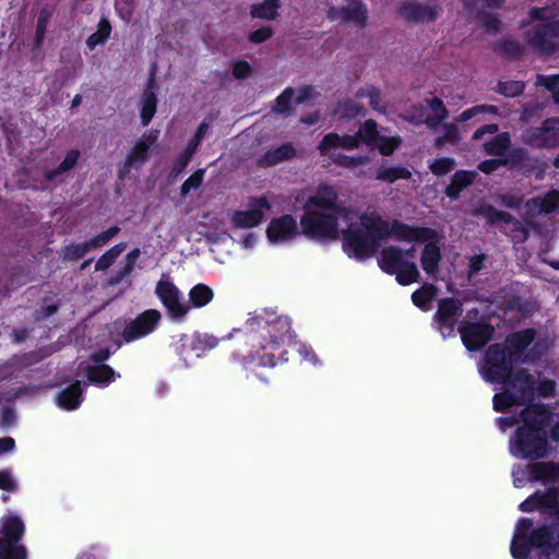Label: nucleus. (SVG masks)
Returning <instances> with one entry per match:
<instances>
[{
	"mask_svg": "<svg viewBox=\"0 0 559 559\" xmlns=\"http://www.w3.org/2000/svg\"><path fill=\"white\" fill-rule=\"evenodd\" d=\"M228 338L235 341L233 360L243 368L274 367L277 361L287 360L286 352L281 347L292 342V323L286 316L262 310L241 328L234 329Z\"/></svg>",
	"mask_w": 559,
	"mask_h": 559,
	"instance_id": "20e7f679",
	"label": "nucleus"
},
{
	"mask_svg": "<svg viewBox=\"0 0 559 559\" xmlns=\"http://www.w3.org/2000/svg\"><path fill=\"white\" fill-rule=\"evenodd\" d=\"M157 98L152 87H147L141 97V120L144 126L148 124L156 111Z\"/></svg>",
	"mask_w": 559,
	"mask_h": 559,
	"instance_id": "7c9ffc66",
	"label": "nucleus"
},
{
	"mask_svg": "<svg viewBox=\"0 0 559 559\" xmlns=\"http://www.w3.org/2000/svg\"><path fill=\"white\" fill-rule=\"evenodd\" d=\"M412 173L405 167H380L377 171V179L394 182L397 179H408Z\"/></svg>",
	"mask_w": 559,
	"mask_h": 559,
	"instance_id": "c9c22d12",
	"label": "nucleus"
},
{
	"mask_svg": "<svg viewBox=\"0 0 559 559\" xmlns=\"http://www.w3.org/2000/svg\"><path fill=\"white\" fill-rule=\"evenodd\" d=\"M462 304L454 298H443L439 301L438 310L435 316L437 330L443 337L455 334L457 318L462 314Z\"/></svg>",
	"mask_w": 559,
	"mask_h": 559,
	"instance_id": "2eb2a0df",
	"label": "nucleus"
},
{
	"mask_svg": "<svg viewBox=\"0 0 559 559\" xmlns=\"http://www.w3.org/2000/svg\"><path fill=\"white\" fill-rule=\"evenodd\" d=\"M190 308H203L214 298V292L205 284H197L189 292Z\"/></svg>",
	"mask_w": 559,
	"mask_h": 559,
	"instance_id": "c85d7f7f",
	"label": "nucleus"
},
{
	"mask_svg": "<svg viewBox=\"0 0 559 559\" xmlns=\"http://www.w3.org/2000/svg\"><path fill=\"white\" fill-rule=\"evenodd\" d=\"M335 187L320 183L310 192L304 203L300 217L301 233L317 240H343L349 226L359 225V216L338 203ZM266 239L272 246H282L294 241L300 235L297 219L290 214L272 218L265 229Z\"/></svg>",
	"mask_w": 559,
	"mask_h": 559,
	"instance_id": "f03ea898",
	"label": "nucleus"
},
{
	"mask_svg": "<svg viewBox=\"0 0 559 559\" xmlns=\"http://www.w3.org/2000/svg\"><path fill=\"white\" fill-rule=\"evenodd\" d=\"M297 352L304 361H307L313 366L320 365V360H319L317 354L313 352V349L310 346H308L304 343H300L297 346Z\"/></svg>",
	"mask_w": 559,
	"mask_h": 559,
	"instance_id": "09e8293b",
	"label": "nucleus"
},
{
	"mask_svg": "<svg viewBox=\"0 0 559 559\" xmlns=\"http://www.w3.org/2000/svg\"><path fill=\"white\" fill-rule=\"evenodd\" d=\"M475 176V173L465 170H460L455 173L451 183L447 188V194L452 199L456 198L462 188L473 182Z\"/></svg>",
	"mask_w": 559,
	"mask_h": 559,
	"instance_id": "2f4dec72",
	"label": "nucleus"
},
{
	"mask_svg": "<svg viewBox=\"0 0 559 559\" xmlns=\"http://www.w3.org/2000/svg\"><path fill=\"white\" fill-rule=\"evenodd\" d=\"M258 242V236L254 233H249L239 240L241 248L253 249Z\"/></svg>",
	"mask_w": 559,
	"mask_h": 559,
	"instance_id": "4d7b16f0",
	"label": "nucleus"
},
{
	"mask_svg": "<svg viewBox=\"0 0 559 559\" xmlns=\"http://www.w3.org/2000/svg\"><path fill=\"white\" fill-rule=\"evenodd\" d=\"M126 243L121 242L112 248H110L108 251H106L96 262V270L102 271L108 269L115 260L124 251Z\"/></svg>",
	"mask_w": 559,
	"mask_h": 559,
	"instance_id": "e433bc0d",
	"label": "nucleus"
},
{
	"mask_svg": "<svg viewBox=\"0 0 559 559\" xmlns=\"http://www.w3.org/2000/svg\"><path fill=\"white\" fill-rule=\"evenodd\" d=\"M191 349L195 352L197 357L205 355L207 350L215 348L218 345V340L211 334L197 333L189 343Z\"/></svg>",
	"mask_w": 559,
	"mask_h": 559,
	"instance_id": "c756f323",
	"label": "nucleus"
},
{
	"mask_svg": "<svg viewBox=\"0 0 559 559\" xmlns=\"http://www.w3.org/2000/svg\"><path fill=\"white\" fill-rule=\"evenodd\" d=\"M510 138L508 133L496 134L491 141L484 143V148L487 154L501 157L508 150Z\"/></svg>",
	"mask_w": 559,
	"mask_h": 559,
	"instance_id": "72a5a7b5",
	"label": "nucleus"
},
{
	"mask_svg": "<svg viewBox=\"0 0 559 559\" xmlns=\"http://www.w3.org/2000/svg\"><path fill=\"white\" fill-rule=\"evenodd\" d=\"M155 293L171 320L177 322L185 320L190 311V304L168 276L163 275L160 277L156 284Z\"/></svg>",
	"mask_w": 559,
	"mask_h": 559,
	"instance_id": "ddd939ff",
	"label": "nucleus"
},
{
	"mask_svg": "<svg viewBox=\"0 0 559 559\" xmlns=\"http://www.w3.org/2000/svg\"><path fill=\"white\" fill-rule=\"evenodd\" d=\"M414 257V247L406 251H402L400 248L391 246L382 250L379 259V265L384 272L395 274L396 281L400 284L408 285L416 282L419 277L417 265L413 261L408 260Z\"/></svg>",
	"mask_w": 559,
	"mask_h": 559,
	"instance_id": "9d476101",
	"label": "nucleus"
},
{
	"mask_svg": "<svg viewBox=\"0 0 559 559\" xmlns=\"http://www.w3.org/2000/svg\"><path fill=\"white\" fill-rule=\"evenodd\" d=\"M119 233V228L117 226L110 227L107 230L100 233L94 238L88 240L91 249H96L106 245L111 238H114Z\"/></svg>",
	"mask_w": 559,
	"mask_h": 559,
	"instance_id": "37998d69",
	"label": "nucleus"
},
{
	"mask_svg": "<svg viewBox=\"0 0 559 559\" xmlns=\"http://www.w3.org/2000/svg\"><path fill=\"white\" fill-rule=\"evenodd\" d=\"M466 8L471 14L475 15L481 25L488 32H497L499 29L500 21L491 12H487V9H497L503 0H464Z\"/></svg>",
	"mask_w": 559,
	"mask_h": 559,
	"instance_id": "f3484780",
	"label": "nucleus"
},
{
	"mask_svg": "<svg viewBox=\"0 0 559 559\" xmlns=\"http://www.w3.org/2000/svg\"><path fill=\"white\" fill-rule=\"evenodd\" d=\"M536 83L545 86L552 94L555 102L559 103V74L551 76L539 75Z\"/></svg>",
	"mask_w": 559,
	"mask_h": 559,
	"instance_id": "79ce46f5",
	"label": "nucleus"
},
{
	"mask_svg": "<svg viewBox=\"0 0 559 559\" xmlns=\"http://www.w3.org/2000/svg\"><path fill=\"white\" fill-rule=\"evenodd\" d=\"M278 8V0H265L262 3L252 5L251 15L253 17L271 20L276 16Z\"/></svg>",
	"mask_w": 559,
	"mask_h": 559,
	"instance_id": "f704fd0d",
	"label": "nucleus"
},
{
	"mask_svg": "<svg viewBox=\"0 0 559 559\" xmlns=\"http://www.w3.org/2000/svg\"><path fill=\"white\" fill-rule=\"evenodd\" d=\"M116 9L123 16V19H128L131 14L130 8L122 7L121 0H117Z\"/></svg>",
	"mask_w": 559,
	"mask_h": 559,
	"instance_id": "69168bd1",
	"label": "nucleus"
},
{
	"mask_svg": "<svg viewBox=\"0 0 559 559\" xmlns=\"http://www.w3.org/2000/svg\"><path fill=\"white\" fill-rule=\"evenodd\" d=\"M109 355V352L98 354L96 356V364L94 366H80L81 372L86 373L92 383H95L99 386L108 385L119 377V374L116 373L109 366L99 364L100 361L106 360Z\"/></svg>",
	"mask_w": 559,
	"mask_h": 559,
	"instance_id": "412c9836",
	"label": "nucleus"
},
{
	"mask_svg": "<svg viewBox=\"0 0 559 559\" xmlns=\"http://www.w3.org/2000/svg\"><path fill=\"white\" fill-rule=\"evenodd\" d=\"M552 414L545 405H531L515 416L497 418L501 431L519 425L509 440V452L521 460H537L550 452L546 429L551 426Z\"/></svg>",
	"mask_w": 559,
	"mask_h": 559,
	"instance_id": "39448f33",
	"label": "nucleus"
},
{
	"mask_svg": "<svg viewBox=\"0 0 559 559\" xmlns=\"http://www.w3.org/2000/svg\"><path fill=\"white\" fill-rule=\"evenodd\" d=\"M312 95L311 87H302L298 91L297 96L294 98V91L292 88H286L277 98L274 107V111L278 115H287L293 104L304 103Z\"/></svg>",
	"mask_w": 559,
	"mask_h": 559,
	"instance_id": "b1692460",
	"label": "nucleus"
},
{
	"mask_svg": "<svg viewBox=\"0 0 559 559\" xmlns=\"http://www.w3.org/2000/svg\"><path fill=\"white\" fill-rule=\"evenodd\" d=\"M427 108L429 109L430 114L421 115L419 118L421 121L429 122L430 120H433L439 122L445 118L447 110L440 99L433 98L427 102Z\"/></svg>",
	"mask_w": 559,
	"mask_h": 559,
	"instance_id": "4c0bfd02",
	"label": "nucleus"
},
{
	"mask_svg": "<svg viewBox=\"0 0 559 559\" xmlns=\"http://www.w3.org/2000/svg\"><path fill=\"white\" fill-rule=\"evenodd\" d=\"M160 318V312L157 310L144 311L126 325L122 333L124 341L129 343L151 334L156 329Z\"/></svg>",
	"mask_w": 559,
	"mask_h": 559,
	"instance_id": "dca6fc26",
	"label": "nucleus"
},
{
	"mask_svg": "<svg viewBox=\"0 0 559 559\" xmlns=\"http://www.w3.org/2000/svg\"><path fill=\"white\" fill-rule=\"evenodd\" d=\"M15 447V441L11 437L0 438V455L11 452Z\"/></svg>",
	"mask_w": 559,
	"mask_h": 559,
	"instance_id": "13d9d810",
	"label": "nucleus"
},
{
	"mask_svg": "<svg viewBox=\"0 0 559 559\" xmlns=\"http://www.w3.org/2000/svg\"><path fill=\"white\" fill-rule=\"evenodd\" d=\"M549 347L544 335L534 330H524L510 335L503 344H493L486 352L478 370L483 379L490 383L502 384L501 392L492 400L496 412H508L512 406L523 405L535 394L551 396L556 384L548 379L537 380L525 369L518 368L519 362H530L539 358Z\"/></svg>",
	"mask_w": 559,
	"mask_h": 559,
	"instance_id": "f257e3e1",
	"label": "nucleus"
},
{
	"mask_svg": "<svg viewBox=\"0 0 559 559\" xmlns=\"http://www.w3.org/2000/svg\"><path fill=\"white\" fill-rule=\"evenodd\" d=\"M502 201H503V204L508 207L516 206L520 203V199H516V198L503 197Z\"/></svg>",
	"mask_w": 559,
	"mask_h": 559,
	"instance_id": "338daca9",
	"label": "nucleus"
},
{
	"mask_svg": "<svg viewBox=\"0 0 559 559\" xmlns=\"http://www.w3.org/2000/svg\"><path fill=\"white\" fill-rule=\"evenodd\" d=\"M359 142H364L372 148H378L382 155H390L400 145L401 140L381 133L374 121L367 120L355 135H338L336 133L325 135L319 145V150L322 156L329 157L334 164L345 168H356L365 164L367 158L347 156L340 153V150L356 148Z\"/></svg>",
	"mask_w": 559,
	"mask_h": 559,
	"instance_id": "423d86ee",
	"label": "nucleus"
},
{
	"mask_svg": "<svg viewBox=\"0 0 559 559\" xmlns=\"http://www.w3.org/2000/svg\"><path fill=\"white\" fill-rule=\"evenodd\" d=\"M203 181V170H198L192 174L182 185L181 194L187 195L191 190L200 187Z\"/></svg>",
	"mask_w": 559,
	"mask_h": 559,
	"instance_id": "de8ad7c7",
	"label": "nucleus"
},
{
	"mask_svg": "<svg viewBox=\"0 0 559 559\" xmlns=\"http://www.w3.org/2000/svg\"><path fill=\"white\" fill-rule=\"evenodd\" d=\"M513 485L524 487L531 481H540L545 486L559 484V463L542 462L528 465H515L512 471Z\"/></svg>",
	"mask_w": 559,
	"mask_h": 559,
	"instance_id": "f8f14e48",
	"label": "nucleus"
},
{
	"mask_svg": "<svg viewBox=\"0 0 559 559\" xmlns=\"http://www.w3.org/2000/svg\"><path fill=\"white\" fill-rule=\"evenodd\" d=\"M24 524L17 515L2 519L0 526V559H26V549L20 543Z\"/></svg>",
	"mask_w": 559,
	"mask_h": 559,
	"instance_id": "9b49d317",
	"label": "nucleus"
},
{
	"mask_svg": "<svg viewBox=\"0 0 559 559\" xmlns=\"http://www.w3.org/2000/svg\"><path fill=\"white\" fill-rule=\"evenodd\" d=\"M445 134L442 139L439 140V142H455L457 140V129L455 126H447L445 127Z\"/></svg>",
	"mask_w": 559,
	"mask_h": 559,
	"instance_id": "bf43d9fd",
	"label": "nucleus"
},
{
	"mask_svg": "<svg viewBox=\"0 0 559 559\" xmlns=\"http://www.w3.org/2000/svg\"><path fill=\"white\" fill-rule=\"evenodd\" d=\"M199 227L200 234L213 243L222 242L229 237L225 218L219 215H204L203 221L199 223Z\"/></svg>",
	"mask_w": 559,
	"mask_h": 559,
	"instance_id": "4be33fe9",
	"label": "nucleus"
},
{
	"mask_svg": "<svg viewBox=\"0 0 559 559\" xmlns=\"http://www.w3.org/2000/svg\"><path fill=\"white\" fill-rule=\"evenodd\" d=\"M389 238L425 243L420 258L421 267L427 274H435L438 271L441 252L436 230L411 226L400 221L389 222L376 212L361 214L359 225L352 223L345 234L344 251L349 258L361 261L372 257L381 242Z\"/></svg>",
	"mask_w": 559,
	"mask_h": 559,
	"instance_id": "7ed1b4c3",
	"label": "nucleus"
},
{
	"mask_svg": "<svg viewBox=\"0 0 559 559\" xmlns=\"http://www.w3.org/2000/svg\"><path fill=\"white\" fill-rule=\"evenodd\" d=\"M485 260L484 255H476L471 259L469 262V273L475 274L483 267V262Z\"/></svg>",
	"mask_w": 559,
	"mask_h": 559,
	"instance_id": "680f3d73",
	"label": "nucleus"
},
{
	"mask_svg": "<svg viewBox=\"0 0 559 559\" xmlns=\"http://www.w3.org/2000/svg\"><path fill=\"white\" fill-rule=\"evenodd\" d=\"M524 140L534 146H554L559 144V119L547 120L543 127L528 130Z\"/></svg>",
	"mask_w": 559,
	"mask_h": 559,
	"instance_id": "a211bd4d",
	"label": "nucleus"
},
{
	"mask_svg": "<svg viewBox=\"0 0 559 559\" xmlns=\"http://www.w3.org/2000/svg\"><path fill=\"white\" fill-rule=\"evenodd\" d=\"M14 420V414L11 409H3L1 413V425L2 426H10Z\"/></svg>",
	"mask_w": 559,
	"mask_h": 559,
	"instance_id": "0e129e2a",
	"label": "nucleus"
},
{
	"mask_svg": "<svg viewBox=\"0 0 559 559\" xmlns=\"http://www.w3.org/2000/svg\"><path fill=\"white\" fill-rule=\"evenodd\" d=\"M272 205L271 195L253 197L245 205L229 210L226 213V221L231 229H251L265 221Z\"/></svg>",
	"mask_w": 559,
	"mask_h": 559,
	"instance_id": "1a4fd4ad",
	"label": "nucleus"
},
{
	"mask_svg": "<svg viewBox=\"0 0 559 559\" xmlns=\"http://www.w3.org/2000/svg\"><path fill=\"white\" fill-rule=\"evenodd\" d=\"M525 207L531 216L556 212L559 210V191L551 190L544 195L534 198L526 202Z\"/></svg>",
	"mask_w": 559,
	"mask_h": 559,
	"instance_id": "5701e85b",
	"label": "nucleus"
},
{
	"mask_svg": "<svg viewBox=\"0 0 559 559\" xmlns=\"http://www.w3.org/2000/svg\"><path fill=\"white\" fill-rule=\"evenodd\" d=\"M296 151L289 143L283 144L277 148L267 151L260 159L259 164L264 167L273 166L295 156Z\"/></svg>",
	"mask_w": 559,
	"mask_h": 559,
	"instance_id": "bb28decb",
	"label": "nucleus"
},
{
	"mask_svg": "<svg viewBox=\"0 0 559 559\" xmlns=\"http://www.w3.org/2000/svg\"><path fill=\"white\" fill-rule=\"evenodd\" d=\"M158 138L157 131H150L144 133L135 143L129 155L127 156L126 164L121 170V176L128 173L130 167L143 165L147 160V152L152 145L155 144Z\"/></svg>",
	"mask_w": 559,
	"mask_h": 559,
	"instance_id": "aec40b11",
	"label": "nucleus"
},
{
	"mask_svg": "<svg viewBox=\"0 0 559 559\" xmlns=\"http://www.w3.org/2000/svg\"><path fill=\"white\" fill-rule=\"evenodd\" d=\"M524 85L520 81L501 82L499 84V92L508 97H514L521 94Z\"/></svg>",
	"mask_w": 559,
	"mask_h": 559,
	"instance_id": "a18cd8bd",
	"label": "nucleus"
},
{
	"mask_svg": "<svg viewBox=\"0 0 559 559\" xmlns=\"http://www.w3.org/2000/svg\"><path fill=\"white\" fill-rule=\"evenodd\" d=\"M271 35H272V31L269 27H262V28L257 29L253 33H251L250 40L259 44V43H262V41L266 40L267 38H270Z\"/></svg>",
	"mask_w": 559,
	"mask_h": 559,
	"instance_id": "864d4df0",
	"label": "nucleus"
},
{
	"mask_svg": "<svg viewBox=\"0 0 559 559\" xmlns=\"http://www.w3.org/2000/svg\"><path fill=\"white\" fill-rule=\"evenodd\" d=\"M478 312L471 310L459 325V332L465 347L469 350L481 348L491 340L493 328L484 319L478 320Z\"/></svg>",
	"mask_w": 559,
	"mask_h": 559,
	"instance_id": "4468645a",
	"label": "nucleus"
},
{
	"mask_svg": "<svg viewBox=\"0 0 559 559\" xmlns=\"http://www.w3.org/2000/svg\"><path fill=\"white\" fill-rule=\"evenodd\" d=\"M490 218L492 222H502L503 231L510 234L514 241L520 242L526 239V229L520 222L510 219L506 213L495 212Z\"/></svg>",
	"mask_w": 559,
	"mask_h": 559,
	"instance_id": "cd10ccee",
	"label": "nucleus"
},
{
	"mask_svg": "<svg viewBox=\"0 0 559 559\" xmlns=\"http://www.w3.org/2000/svg\"><path fill=\"white\" fill-rule=\"evenodd\" d=\"M82 393L81 383L76 381L57 395V405L66 411L76 409L82 403Z\"/></svg>",
	"mask_w": 559,
	"mask_h": 559,
	"instance_id": "393cba45",
	"label": "nucleus"
},
{
	"mask_svg": "<svg viewBox=\"0 0 559 559\" xmlns=\"http://www.w3.org/2000/svg\"><path fill=\"white\" fill-rule=\"evenodd\" d=\"M47 26V20L44 16H40L37 21V27H36V40L37 44H40L46 32Z\"/></svg>",
	"mask_w": 559,
	"mask_h": 559,
	"instance_id": "052dcab7",
	"label": "nucleus"
},
{
	"mask_svg": "<svg viewBox=\"0 0 559 559\" xmlns=\"http://www.w3.org/2000/svg\"><path fill=\"white\" fill-rule=\"evenodd\" d=\"M498 132V126L497 124H487L479 129H477L474 133L473 139L474 140H480L484 138L485 134L495 135Z\"/></svg>",
	"mask_w": 559,
	"mask_h": 559,
	"instance_id": "5fc2aeb1",
	"label": "nucleus"
},
{
	"mask_svg": "<svg viewBox=\"0 0 559 559\" xmlns=\"http://www.w3.org/2000/svg\"><path fill=\"white\" fill-rule=\"evenodd\" d=\"M91 249L88 241L72 245L66 248V255L71 259H78L87 253Z\"/></svg>",
	"mask_w": 559,
	"mask_h": 559,
	"instance_id": "8fccbe9b",
	"label": "nucleus"
},
{
	"mask_svg": "<svg viewBox=\"0 0 559 559\" xmlns=\"http://www.w3.org/2000/svg\"><path fill=\"white\" fill-rule=\"evenodd\" d=\"M140 254H141V251L138 248L133 249L132 251H130L127 254V262H128L127 272L128 273L132 271L133 265L136 262V260L139 259Z\"/></svg>",
	"mask_w": 559,
	"mask_h": 559,
	"instance_id": "e2e57ef3",
	"label": "nucleus"
},
{
	"mask_svg": "<svg viewBox=\"0 0 559 559\" xmlns=\"http://www.w3.org/2000/svg\"><path fill=\"white\" fill-rule=\"evenodd\" d=\"M0 489L5 491H15L17 489V480L11 469L0 471Z\"/></svg>",
	"mask_w": 559,
	"mask_h": 559,
	"instance_id": "49530a36",
	"label": "nucleus"
},
{
	"mask_svg": "<svg viewBox=\"0 0 559 559\" xmlns=\"http://www.w3.org/2000/svg\"><path fill=\"white\" fill-rule=\"evenodd\" d=\"M547 487L548 488L545 492L538 491L524 500L520 504V510L523 512H531L536 508H545L550 513L558 512L559 487L558 485Z\"/></svg>",
	"mask_w": 559,
	"mask_h": 559,
	"instance_id": "6ab92c4d",
	"label": "nucleus"
},
{
	"mask_svg": "<svg viewBox=\"0 0 559 559\" xmlns=\"http://www.w3.org/2000/svg\"><path fill=\"white\" fill-rule=\"evenodd\" d=\"M402 14L413 22H428L437 17L438 10L431 5L408 3L403 8Z\"/></svg>",
	"mask_w": 559,
	"mask_h": 559,
	"instance_id": "a878e982",
	"label": "nucleus"
},
{
	"mask_svg": "<svg viewBox=\"0 0 559 559\" xmlns=\"http://www.w3.org/2000/svg\"><path fill=\"white\" fill-rule=\"evenodd\" d=\"M78 158H79V152L71 151L70 153L67 154L66 158L61 163L59 170L67 171V170L71 169L78 162Z\"/></svg>",
	"mask_w": 559,
	"mask_h": 559,
	"instance_id": "3c124183",
	"label": "nucleus"
},
{
	"mask_svg": "<svg viewBox=\"0 0 559 559\" xmlns=\"http://www.w3.org/2000/svg\"><path fill=\"white\" fill-rule=\"evenodd\" d=\"M209 124L206 122H202L200 127L197 130L195 135L190 141L188 147L186 148L185 156L181 158V167H185L192 154L195 152L198 146L201 143V140L203 139L204 134L207 132Z\"/></svg>",
	"mask_w": 559,
	"mask_h": 559,
	"instance_id": "58836bf2",
	"label": "nucleus"
},
{
	"mask_svg": "<svg viewBox=\"0 0 559 559\" xmlns=\"http://www.w3.org/2000/svg\"><path fill=\"white\" fill-rule=\"evenodd\" d=\"M111 27L108 21H100L98 24V29L96 33L92 34L87 40L86 45L90 49H94L96 46L103 44L110 35Z\"/></svg>",
	"mask_w": 559,
	"mask_h": 559,
	"instance_id": "ea45409f",
	"label": "nucleus"
},
{
	"mask_svg": "<svg viewBox=\"0 0 559 559\" xmlns=\"http://www.w3.org/2000/svg\"><path fill=\"white\" fill-rule=\"evenodd\" d=\"M532 522L522 518L518 521L510 551L514 559H523L533 550L547 559L559 558V526H542L531 533Z\"/></svg>",
	"mask_w": 559,
	"mask_h": 559,
	"instance_id": "0eeeda50",
	"label": "nucleus"
},
{
	"mask_svg": "<svg viewBox=\"0 0 559 559\" xmlns=\"http://www.w3.org/2000/svg\"><path fill=\"white\" fill-rule=\"evenodd\" d=\"M550 438L554 441H559V420L555 424V426L551 427Z\"/></svg>",
	"mask_w": 559,
	"mask_h": 559,
	"instance_id": "774afa93",
	"label": "nucleus"
},
{
	"mask_svg": "<svg viewBox=\"0 0 559 559\" xmlns=\"http://www.w3.org/2000/svg\"><path fill=\"white\" fill-rule=\"evenodd\" d=\"M526 41L534 49L550 53L559 47V9L533 8L525 25Z\"/></svg>",
	"mask_w": 559,
	"mask_h": 559,
	"instance_id": "6e6552de",
	"label": "nucleus"
},
{
	"mask_svg": "<svg viewBox=\"0 0 559 559\" xmlns=\"http://www.w3.org/2000/svg\"><path fill=\"white\" fill-rule=\"evenodd\" d=\"M497 108L490 105H479L464 110L457 118L459 121H467L479 114H496Z\"/></svg>",
	"mask_w": 559,
	"mask_h": 559,
	"instance_id": "c03bdc74",
	"label": "nucleus"
},
{
	"mask_svg": "<svg viewBox=\"0 0 559 559\" xmlns=\"http://www.w3.org/2000/svg\"><path fill=\"white\" fill-rule=\"evenodd\" d=\"M250 70H251V68L248 62L239 61V62H236L234 66V75L237 79H245V78L249 76Z\"/></svg>",
	"mask_w": 559,
	"mask_h": 559,
	"instance_id": "603ef678",
	"label": "nucleus"
},
{
	"mask_svg": "<svg viewBox=\"0 0 559 559\" xmlns=\"http://www.w3.org/2000/svg\"><path fill=\"white\" fill-rule=\"evenodd\" d=\"M437 288L432 284H425L413 293V302L423 310L430 308V301L436 297Z\"/></svg>",
	"mask_w": 559,
	"mask_h": 559,
	"instance_id": "473e14b6",
	"label": "nucleus"
},
{
	"mask_svg": "<svg viewBox=\"0 0 559 559\" xmlns=\"http://www.w3.org/2000/svg\"><path fill=\"white\" fill-rule=\"evenodd\" d=\"M455 167V160L450 157H440L432 160L429 165V169L436 176H442L452 171Z\"/></svg>",
	"mask_w": 559,
	"mask_h": 559,
	"instance_id": "a19ab883",
	"label": "nucleus"
},
{
	"mask_svg": "<svg viewBox=\"0 0 559 559\" xmlns=\"http://www.w3.org/2000/svg\"><path fill=\"white\" fill-rule=\"evenodd\" d=\"M501 164H502V159H500V158L499 159L498 158L488 159V160L481 162L479 164V169L483 173L489 174V173L496 170Z\"/></svg>",
	"mask_w": 559,
	"mask_h": 559,
	"instance_id": "6e6d98bb",
	"label": "nucleus"
}]
</instances>
